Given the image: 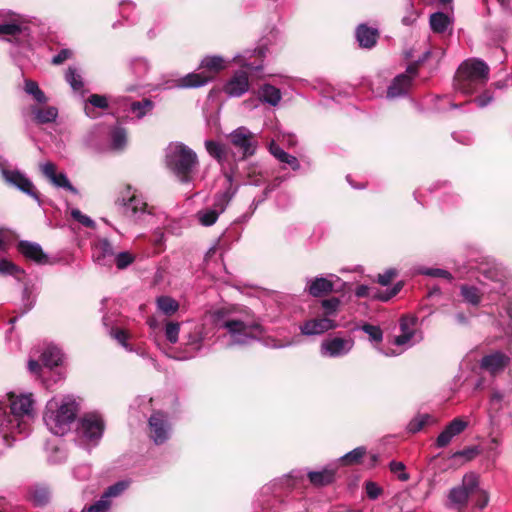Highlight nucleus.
<instances>
[{
  "instance_id": "62",
  "label": "nucleus",
  "mask_w": 512,
  "mask_h": 512,
  "mask_svg": "<svg viewBox=\"0 0 512 512\" xmlns=\"http://www.w3.org/2000/svg\"><path fill=\"white\" fill-rule=\"evenodd\" d=\"M110 505V500L102 495L98 501L88 507L87 512H107Z\"/></svg>"
},
{
  "instance_id": "22",
  "label": "nucleus",
  "mask_w": 512,
  "mask_h": 512,
  "mask_svg": "<svg viewBox=\"0 0 512 512\" xmlns=\"http://www.w3.org/2000/svg\"><path fill=\"white\" fill-rule=\"evenodd\" d=\"M249 78L245 71H237L227 81L224 92L230 97H240L249 90Z\"/></svg>"
},
{
  "instance_id": "42",
  "label": "nucleus",
  "mask_w": 512,
  "mask_h": 512,
  "mask_svg": "<svg viewBox=\"0 0 512 512\" xmlns=\"http://www.w3.org/2000/svg\"><path fill=\"white\" fill-rule=\"evenodd\" d=\"M428 469L433 472L435 477H439L442 480L441 475L445 474L448 469V462L445 455H436L432 457L428 464Z\"/></svg>"
},
{
  "instance_id": "36",
  "label": "nucleus",
  "mask_w": 512,
  "mask_h": 512,
  "mask_svg": "<svg viewBox=\"0 0 512 512\" xmlns=\"http://www.w3.org/2000/svg\"><path fill=\"white\" fill-rule=\"evenodd\" d=\"M308 478L315 486H325L333 482L335 469L325 468L321 471H309Z\"/></svg>"
},
{
  "instance_id": "29",
  "label": "nucleus",
  "mask_w": 512,
  "mask_h": 512,
  "mask_svg": "<svg viewBox=\"0 0 512 512\" xmlns=\"http://www.w3.org/2000/svg\"><path fill=\"white\" fill-rule=\"evenodd\" d=\"M257 55L259 59H262L265 55L264 49L262 47L255 49L253 51L247 50L243 54L236 55L233 58V61L241 66L247 68L251 71H259L262 68L261 63L251 62L250 58L252 56Z\"/></svg>"
},
{
  "instance_id": "57",
  "label": "nucleus",
  "mask_w": 512,
  "mask_h": 512,
  "mask_svg": "<svg viewBox=\"0 0 512 512\" xmlns=\"http://www.w3.org/2000/svg\"><path fill=\"white\" fill-rule=\"evenodd\" d=\"M129 483L127 481H119L111 486H109L106 491L103 493V495L110 500L111 497H117L122 492H124Z\"/></svg>"
},
{
  "instance_id": "15",
  "label": "nucleus",
  "mask_w": 512,
  "mask_h": 512,
  "mask_svg": "<svg viewBox=\"0 0 512 512\" xmlns=\"http://www.w3.org/2000/svg\"><path fill=\"white\" fill-rule=\"evenodd\" d=\"M229 139L231 144L241 152L243 158L252 156L256 151L257 140L255 134L244 126L233 130Z\"/></svg>"
},
{
  "instance_id": "7",
  "label": "nucleus",
  "mask_w": 512,
  "mask_h": 512,
  "mask_svg": "<svg viewBox=\"0 0 512 512\" xmlns=\"http://www.w3.org/2000/svg\"><path fill=\"white\" fill-rule=\"evenodd\" d=\"M166 162L181 182H190L198 166V157L187 145L176 142L167 147Z\"/></svg>"
},
{
  "instance_id": "53",
  "label": "nucleus",
  "mask_w": 512,
  "mask_h": 512,
  "mask_svg": "<svg viewBox=\"0 0 512 512\" xmlns=\"http://www.w3.org/2000/svg\"><path fill=\"white\" fill-rule=\"evenodd\" d=\"M361 330L368 335L371 342L380 343L383 339V332L379 326L366 323L361 326Z\"/></svg>"
},
{
  "instance_id": "41",
  "label": "nucleus",
  "mask_w": 512,
  "mask_h": 512,
  "mask_svg": "<svg viewBox=\"0 0 512 512\" xmlns=\"http://www.w3.org/2000/svg\"><path fill=\"white\" fill-rule=\"evenodd\" d=\"M50 490L46 486L36 485L32 488L30 497L34 505L42 507L50 500Z\"/></svg>"
},
{
  "instance_id": "60",
  "label": "nucleus",
  "mask_w": 512,
  "mask_h": 512,
  "mask_svg": "<svg viewBox=\"0 0 512 512\" xmlns=\"http://www.w3.org/2000/svg\"><path fill=\"white\" fill-rule=\"evenodd\" d=\"M389 468L391 472L398 477L399 480L407 481L409 479V474L405 472V465L403 462L391 461Z\"/></svg>"
},
{
  "instance_id": "12",
  "label": "nucleus",
  "mask_w": 512,
  "mask_h": 512,
  "mask_svg": "<svg viewBox=\"0 0 512 512\" xmlns=\"http://www.w3.org/2000/svg\"><path fill=\"white\" fill-rule=\"evenodd\" d=\"M400 334L394 338L393 343L397 346L410 348L423 339L419 329L418 318L414 315H404L400 319Z\"/></svg>"
},
{
  "instance_id": "55",
  "label": "nucleus",
  "mask_w": 512,
  "mask_h": 512,
  "mask_svg": "<svg viewBox=\"0 0 512 512\" xmlns=\"http://www.w3.org/2000/svg\"><path fill=\"white\" fill-rule=\"evenodd\" d=\"M109 335L113 337L124 349L127 351H132L129 343L127 342L129 335L126 331L119 328H111L109 331Z\"/></svg>"
},
{
  "instance_id": "64",
  "label": "nucleus",
  "mask_w": 512,
  "mask_h": 512,
  "mask_svg": "<svg viewBox=\"0 0 512 512\" xmlns=\"http://www.w3.org/2000/svg\"><path fill=\"white\" fill-rule=\"evenodd\" d=\"M419 274L431 276V277H448V271L439 268H422L417 271Z\"/></svg>"
},
{
  "instance_id": "19",
  "label": "nucleus",
  "mask_w": 512,
  "mask_h": 512,
  "mask_svg": "<svg viewBox=\"0 0 512 512\" xmlns=\"http://www.w3.org/2000/svg\"><path fill=\"white\" fill-rule=\"evenodd\" d=\"M115 250L106 238L98 239L93 245V260L96 264L110 267L113 263Z\"/></svg>"
},
{
  "instance_id": "27",
  "label": "nucleus",
  "mask_w": 512,
  "mask_h": 512,
  "mask_svg": "<svg viewBox=\"0 0 512 512\" xmlns=\"http://www.w3.org/2000/svg\"><path fill=\"white\" fill-rule=\"evenodd\" d=\"M282 99L281 91L268 83H265L259 87L258 100L264 104L276 107Z\"/></svg>"
},
{
  "instance_id": "16",
  "label": "nucleus",
  "mask_w": 512,
  "mask_h": 512,
  "mask_svg": "<svg viewBox=\"0 0 512 512\" xmlns=\"http://www.w3.org/2000/svg\"><path fill=\"white\" fill-rule=\"evenodd\" d=\"M149 436L156 445L166 442L171 433V424L165 413L161 411L154 412L148 421Z\"/></svg>"
},
{
  "instance_id": "6",
  "label": "nucleus",
  "mask_w": 512,
  "mask_h": 512,
  "mask_svg": "<svg viewBox=\"0 0 512 512\" xmlns=\"http://www.w3.org/2000/svg\"><path fill=\"white\" fill-rule=\"evenodd\" d=\"M489 79V67L478 59H468L458 68L454 76V88L463 94H472Z\"/></svg>"
},
{
  "instance_id": "58",
  "label": "nucleus",
  "mask_w": 512,
  "mask_h": 512,
  "mask_svg": "<svg viewBox=\"0 0 512 512\" xmlns=\"http://www.w3.org/2000/svg\"><path fill=\"white\" fill-rule=\"evenodd\" d=\"M180 332V324L177 322H168L165 327V337L166 339L174 344L178 341Z\"/></svg>"
},
{
  "instance_id": "50",
  "label": "nucleus",
  "mask_w": 512,
  "mask_h": 512,
  "mask_svg": "<svg viewBox=\"0 0 512 512\" xmlns=\"http://www.w3.org/2000/svg\"><path fill=\"white\" fill-rule=\"evenodd\" d=\"M0 274L12 275L20 279L19 276L23 275L24 271L7 259H0Z\"/></svg>"
},
{
  "instance_id": "10",
  "label": "nucleus",
  "mask_w": 512,
  "mask_h": 512,
  "mask_svg": "<svg viewBox=\"0 0 512 512\" xmlns=\"http://www.w3.org/2000/svg\"><path fill=\"white\" fill-rule=\"evenodd\" d=\"M469 495L476 496V505L480 509L488 505V492L479 487L478 475L473 472L465 474L461 485L450 490V511L452 510V504L464 507Z\"/></svg>"
},
{
  "instance_id": "59",
  "label": "nucleus",
  "mask_w": 512,
  "mask_h": 512,
  "mask_svg": "<svg viewBox=\"0 0 512 512\" xmlns=\"http://www.w3.org/2000/svg\"><path fill=\"white\" fill-rule=\"evenodd\" d=\"M71 217L85 227L94 228L95 222L87 215L83 214L79 209L73 208L70 212Z\"/></svg>"
},
{
  "instance_id": "35",
  "label": "nucleus",
  "mask_w": 512,
  "mask_h": 512,
  "mask_svg": "<svg viewBox=\"0 0 512 512\" xmlns=\"http://www.w3.org/2000/svg\"><path fill=\"white\" fill-rule=\"evenodd\" d=\"M108 107V99L104 95L92 94L86 100L84 105L85 114L92 119L98 117V114L95 112V108L106 109Z\"/></svg>"
},
{
  "instance_id": "33",
  "label": "nucleus",
  "mask_w": 512,
  "mask_h": 512,
  "mask_svg": "<svg viewBox=\"0 0 512 512\" xmlns=\"http://www.w3.org/2000/svg\"><path fill=\"white\" fill-rule=\"evenodd\" d=\"M269 152L281 163L287 164L292 170L298 171L300 169V163L298 159L285 152L275 141H271L269 144Z\"/></svg>"
},
{
  "instance_id": "17",
  "label": "nucleus",
  "mask_w": 512,
  "mask_h": 512,
  "mask_svg": "<svg viewBox=\"0 0 512 512\" xmlns=\"http://www.w3.org/2000/svg\"><path fill=\"white\" fill-rule=\"evenodd\" d=\"M1 175L8 185L17 188L40 203L39 195L32 181L24 173L19 170L2 169Z\"/></svg>"
},
{
  "instance_id": "24",
  "label": "nucleus",
  "mask_w": 512,
  "mask_h": 512,
  "mask_svg": "<svg viewBox=\"0 0 512 512\" xmlns=\"http://www.w3.org/2000/svg\"><path fill=\"white\" fill-rule=\"evenodd\" d=\"M332 281L325 277L307 279L305 290L313 297H320L333 291Z\"/></svg>"
},
{
  "instance_id": "52",
  "label": "nucleus",
  "mask_w": 512,
  "mask_h": 512,
  "mask_svg": "<svg viewBox=\"0 0 512 512\" xmlns=\"http://www.w3.org/2000/svg\"><path fill=\"white\" fill-rule=\"evenodd\" d=\"M247 178V184L254 186H260L266 180L265 175L257 166H251L248 168Z\"/></svg>"
},
{
  "instance_id": "14",
  "label": "nucleus",
  "mask_w": 512,
  "mask_h": 512,
  "mask_svg": "<svg viewBox=\"0 0 512 512\" xmlns=\"http://www.w3.org/2000/svg\"><path fill=\"white\" fill-rule=\"evenodd\" d=\"M354 344L351 337L330 336L322 340L319 352L325 358H341L352 351Z\"/></svg>"
},
{
  "instance_id": "46",
  "label": "nucleus",
  "mask_w": 512,
  "mask_h": 512,
  "mask_svg": "<svg viewBox=\"0 0 512 512\" xmlns=\"http://www.w3.org/2000/svg\"><path fill=\"white\" fill-rule=\"evenodd\" d=\"M24 91L33 97L39 104H44L48 101L45 93L40 89L37 82L33 80H25Z\"/></svg>"
},
{
  "instance_id": "34",
  "label": "nucleus",
  "mask_w": 512,
  "mask_h": 512,
  "mask_svg": "<svg viewBox=\"0 0 512 512\" xmlns=\"http://www.w3.org/2000/svg\"><path fill=\"white\" fill-rule=\"evenodd\" d=\"M40 359L45 368L52 369L58 366L62 361L61 350L54 345H47L43 349Z\"/></svg>"
},
{
  "instance_id": "32",
  "label": "nucleus",
  "mask_w": 512,
  "mask_h": 512,
  "mask_svg": "<svg viewBox=\"0 0 512 512\" xmlns=\"http://www.w3.org/2000/svg\"><path fill=\"white\" fill-rule=\"evenodd\" d=\"M378 37V31L376 29L370 28L365 24H361L356 29V38L359 42V45L363 48H372L376 42Z\"/></svg>"
},
{
  "instance_id": "63",
  "label": "nucleus",
  "mask_w": 512,
  "mask_h": 512,
  "mask_svg": "<svg viewBox=\"0 0 512 512\" xmlns=\"http://www.w3.org/2000/svg\"><path fill=\"white\" fill-rule=\"evenodd\" d=\"M398 275V271L394 268L387 269L384 273L379 274L377 281L382 286H387Z\"/></svg>"
},
{
  "instance_id": "61",
  "label": "nucleus",
  "mask_w": 512,
  "mask_h": 512,
  "mask_svg": "<svg viewBox=\"0 0 512 512\" xmlns=\"http://www.w3.org/2000/svg\"><path fill=\"white\" fill-rule=\"evenodd\" d=\"M74 57V51L69 48L61 49L56 55H54L51 59V63L53 65H61L65 61L70 60Z\"/></svg>"
},
{
  "instance_id": "49",
  "label": "nucleus",
  "mask_w": 512,
  "mask_h": 512,
  "mask_svg": "<svg viewBox=\"0 0 512 512\" xmlns=\"http://www.w3.org/2000/svg\"><path fill=\"white\" fill-rule=\"evenodd\" d=\"M135 261V255L129 251L115 253L113 262L119 270H123Z\"/></svg>"
},
{
  "instance_id": "54",
  "label": "nucleus",
  "mask_w": 512,
  "mask_h": 512,
  "mask_svg": "<svg viewBox=\"0 0 512 512\" xmlns=\"http://www.w3.org/2000/svg\"><path fill=\"white\" fill-rule=\"evenodd\" d=\"M469 425V420L464 417H458L450 421V439L462 433Z\"/></svg>"
},
{
  "instance_id": "9",
  "label": "nucleus",
  "mask_w": 512,
  "mask_h": 512,
  "mask_svg": "<svg viewBox=\"0 0 512 512\" xmlns=\"http://www.w3.org/2000/svg\"><path fill=\"white\" fill-rule=\"evenodd\" d=\"M224 175L227 181L225 190L215 195L211 207H205L195 214L198 223L204 227H209L216 223L219 216L226 210L238 190V188L232 184L233 174L231 172H224Z\"/></svg>"
},
{
  "instance_id": "1",
  "label": "nucleus",
  "mask_w": 512,
  "mask_h": 512,
  "mask_svg": "<svg viewBox=\"0 0 512 512\" xmlns=\"http://www.w3.org/2000/svg\"><path fill=\"white\" fill-rule=\"evenodd\" d=\"M455 274L462 278L469 273H477V283L460 285L462 300L471 305L478 306L485 294L500 293L506 277L505 268L494 258L481 254L476 250L469 252L466 259L454 260Z\"/></svg>"
},
{
  "instance_id": "26",
  "label": "nucleus",
  "mask_w": 512,
  "mask_h": 512,
  "mask_svg": "<svg viewBox=\"0 0 512 512\" xmlns=\"http://www.w3.org/2000/svg\"><path fill=\"white\" fill-rule=\"evenodd\" d=\"M204 338L205 336L203 333V327L195 325L189 332L185 342V345L190 349V353L184 356L182 359H189L194 357L196 353L201 350Z\"/></svg>"
},
{
  "instance_id": "21",
  "label": "nucleus",
  "mask_w": 512,
  "mask_h": 512,
  "mask_svg": "<svg viewBox=\"0 0 512 512\" xmlns=\"http://www.w3.org/2000/svg\"><path fill=\"white\" fill-rule=\"evenodd\" d=\"M510 361V357L501 351H494L485 355L480 361V368L492 375H495L505 369Z\"/></svg>"
},
{
  "instance_id": "30",
  "label": "nucleus",
  "mask_w": 512,
  "mask_h": 512,
  "mask_svg": "<svg viewBox=\"0 0 512 512\" xmlns=\"http://www.w3.org/2000/svg\"><path fill=\"white\" fill-rule=\"evenodd\" d=\"M479 449L476 446L467 447L461 451L450 454V468H459L476 458Z\"/></svg>"
},
{
  "instance_id": "4",
  "label": "nucleus",
  "mask_w": 512,
  "mask_h": 512,
  "mask_svg": "<svg viewBox=\"0 0 512 512\" xmlns=\"http://www.w3.org/2000/svg\"><path fill=\"white\" fill-rule=\"evenodd\" d=\"M115 205L125 218L136 224L156 225L166 219L164 213L157 212L153 206H149L131 185L120 189Z\"/></svg>"
},
{
  "instance_id": "3",
  "label": "nucleus",
  "mask_w": 512,
  "mask_h": 512,
  "mask_svg": "<svg viewBox=\"0 0 512 512\" xmlns=\"http://www.w3.org/2000/svg\"><path fill=\"white\" fill-rule=\"evenodd\" d=\"M9 401L10 411L0 408V434L5 441L16 434L28 435L34 418V400L31 393H10Z\"/></svg>"
},
{
  "instance_id": "31",
  "label": "nucleus",
  "mask_w": 512,
  "mask_h": 512,
  "mask_svg": "<svg viewBox=\"0 0 512 512\" xmlns=\"http://www.w3.org/2000/svg\"><path fill=\"white\" fill-rule=\"evenodd\" d=\"M31 113L37 124L52 123L58 117V109L54 106H32Z\"/></svg>"
},
{
  "instance_id": "45",
  "label": "nucleus",
  "mask_w": 512,
  "mask_h": 512,
  "mask_svg": "<svg viewBox=\"0 0 512 512\" xmlns=\"http://www.w3.org/2000/svg\"><path fill=\"white\" fill-rule=\"evenodd\" d=\"M111 148L113 150H123L127 144L126 130L121 127H115L110 132Z\"/></svg>"
},
{
  "instance_id": "51",
  "label": "nucleus",
  "mask_w": 512,
  "mask_h": 512,
  "mask_svg": "<svg viewBox=\"0 0 512 512\" xmlns=\"http://www.w3.org/2000/svg\"><path fill=\"white\" fill-rule=\"evenodd\" d=\"M355 295L358 298H370L381 300V293L375 287H369L367 285H359L355 289Z\"/></svg>"
},
{
  "instance_id": "11",
  "label": "nucleus",
  "mask_w": 512,
  "mask_h": 512,
  "mask_svg": "<svg viewBox=\"0 0 512 512\" xmlns=\"http://www.w3.org/2000/svg\"><path fill=\"white\" fill-rule=\"evenodd\" d=\"M227 67V63L221 56H206L200 63V68L204 69L200 73H189L177 80L175 84L178 88H198L212 81L217 73Z\"/></svg>"
},
{
  "instance_id": "37",
  "label": "nucleus",
  "mask_w": 512,
  "mask_h": 512,
  "mask_svg": "<svg viewBox=\"0 0 512 512\" xmlns=\"http://www.w3.org/2000/svg\"><path fill=\"white\" fill-rule=\"evenodd\" d=\"M155 104L152 100L144 98L140 101H133L129 104L128 111L135 115L140 120L146 115L150 114L154 109Z\"/></svg>"
},
{
  "instance_id": "43",
  "label": "nucleus",
  "mask_w": 512,
  "mask_h": 512,
  "mask_svg": "<svg viewBox=\"0 0 512 512\" xmlns=\"http://www.w3.org/2000/svg\"><path fill=\"white\" fill-rule=\"evenodd\" d=\"M156 305L165 315H173L179 309V303L170 296H160L156 299Z\"/></svg>"
},
{
  "instance_id": "13",
  "label": "nucleus",
  "mask_w": 512,
  "mask_h": 512,
  "mask_svg": "<svg viewBox=\"0 0 512 512\" xmlns=\"http://www.w3.org/2000/svg\"><path fill=\"white\" fill-rule=\"evenodd\" d=\"M430 52H426L422 59L408 65L406 72L397 75L387 89V98L393 99L408 93L413 79L418 75V65L423 62Z\"/></svg>"
},
{
  "instance_id": "2",
  "label": "nucleus",
  "mask_w": 512,
  "mask_h": 512,
  "mask_svg": "<svg viewBox=\"0 0 512 512\" xmlns=\"http://www.w3.org/2000/svg\"><path fill=\"white\" fill-rule=\"evenodd\" d=\"M212 319L218 329L225 330L223 338L227 346L249 344L264 332L260 321L247 309H217Z\"/></svg>"
},
{
  "instance_id": "47",
  "label": "nucleus",
  "mask_w": 512,
  "mask_h": 512,
  "mask_svg": "<svg viewBox=\"0 0 512 512\" xmlns=\"http://www.w3.org/2000/svg\"><path fill=\"white\" fill-rule=\"evenodd\" d=\"M433 422V418L428 414H418L407 425V431L409 433H417L421 431L426 425Z\"/></svg>"
},
{
  "instance_id": "40",
  "label": "nucleus",
  "mask_w": 512,
  "mask_h": 512,
  "mask_svg": "<svg viewBox=\"0 0 512 512\" xmlns=\"http://www.w3.org/2000/svg\"><path fill=\"white\" fill-rule=\"evenodd\" d=\"M367 450L364 446H359L352 451L346 453L338 459V462L343 466H352L360 464Z\"/></svg>"
},
{
  "instance_id": "38",
  "label": "nucleus",
  "mask_w": 512,
  "mask_h": 512,
  "mask_svg": "<svg viewBox=\"0 0 512 512\" xmlns=\"http://www.w3.org/2000/svg\"><path fill=\"white\" fill-rule=\"evenodd\" d=\"M205 148L211 157L216 159L222 166L224 165L228 157V150L224 144L213 140H206Z\"/></svg>"
},
{
  "instance_id": "8",
  "label": "nucleus",
  "mask_w": 512,
  "mask_h": 512,
  "mask_svg": "<svg viewBox=\"0 0 512 512\" xmlns=\"http://www.w3.org/2000/svg\"><path fill=\"white\" fill-rule=\"evenodd\" d=\"M105 431V421L98 412L83 414L77 421L75 442L80 447L91 450L98 446Z\"/></svg>"
},
{
  "instance_id": "23",
  "label": "nucleus",
  "mask_w": 512,
  "mask_h": 512,
  "mask_svg": "<svg viewBox=\"0 0 512 512\" xmlns=\"http://www.w3.org/2000/svg\"><path fill=\"white\" fill-rule=\"evenodd\" d=\"M19 252L29 260L38 264L47 263V255L43 252L38 243L30 241H20L18 243Z\"/></svg>"
},
{
  "instance_id": "56",
  "label": "nucleus",
  "mask_w": 512,
  "mask_h": 512,
  "mask_svg": "<svg viewBox=\"0 0 512 512\" xmlns=\"http://www.w3.org/2000/svg\"><path fill=\"white\" fill-rule=\"evenodd\" d=\"M67 460V452L64 447L55 446L48 455L51 464H61Z\"/></svg>"
},
{
  "instance_id": "28",
  "label": "nucleus",
  "mask_w": 512,
  "mask_h": 512,
  "mask_svg": "<svg viewBox=\"0 0 512 512\" xmlns=\"http://www.w3.org/2000/svg\"><path fill=\"white\" fill-rule=\"evenodd\" d=\"M28 35L29 31L27 26L22 25L16 20L0 23V37L10 36L18 41L20 37H26Z\"/></svg>"
},
{
  "instance_id": "18",
  "label": "nucleus",
  "mask_w": 512,
  "mask_h": 512,
  "mask_svg": "<svg viewBox=\"0 0 512 512\" xmlns=\"http://www.w3.org/2000/svg\"><path fill=\"white\" fill-rule=\"evenodd\" d=\"M338 327L336 319H328L321 314L305 320L300 326L299 330L302 335L316 336L321 335L329 330Z\"/></svg>"
},
{
  "instance_id": "5",
  "label": "nucleus",
  "mask_w": 512,
  "mask_h": 512,
  "mask_svg": "<svg viewBox=\"0 0 512 512\" xmlns=\"http://www.w3.org/2000/svg\"><path fill=\"white\" fill-rule=\"evenodd\" d=\"M78 412V403L71 395L54 397L46 404L43 420L51 433L58 436L66 434Z\"/></svg>"
},
{
  "instance_id": "39",
  "label": "nucleus",
  "mask_w": 512,
  "mask_h": 512,
  "mask_svg": "<svg viewBox=\"0 0 512 512\" xmlns=\"http://www.w3.org/2000/svg\"><path fill=\"white\" fill-rule=\"evenodd\" d=\"M64 78L74 92H80L83 90L84 82L82 74L77 67L69 66L65 71Z\"/></svg>"
},
{
  "instance_id": "25",
  "label": "nucleus",
  "mask_w": 512,
  "mask_h": 512,
  "mask_svg": "<svg viewBox=\"0 0 512 512\" xmlns=\"http://www.w3.org/2000/svg\"><path fill=\"white\" fill-rule=\"evenodd\" d=\"M129 70L138 81V86L143 85L151 69L149 60L145 57H135L129 61Z\"/></svg>"
},
{
  "instance_id": "20",
  "label": "nucleus",
  "mask_w": 512,
  "mask_h": 512,
  "mask_svg": "<svg viewBox=\"0 0 512 512\" xmlns=\"http://www.w3.org/2000/svg\"><path fill=\"white\" fill-rule=\"evenodd\" d=\"M43 175L56 187L66 189L77 194V189L70 183L65 173H57L56 166L52 162H46L40 165Z\"/></svg>"
},
{
  "instance_id": "44",
  "label": "nucleus",
  "mask_w": 512,
  "mask_h": 512,
  "mask_svg": "<svg viewBox=\"0 0 512 512\" xmlns=\"http://www.w3.org/2000/svg\"><path fill=\"white\" fill-rule=\"evenodd\" d=\"M340 307L339 298L332 297L321 301L322 312L320 313L328 319H335Z\"/></svg>"
},
{
  "instance_id": "48",
  "label": "nucleus",
  "mask_w": 512,
  "mask_h": 512,
  "mask_svg": "<svg viewBox=\"0 0 512 512\" xmlns=\"http://www.w3.org/2000/svg\"><path fill=\"white\" fill-rule=\"evenodd\" d=\"M448 26V16L442 12L433 13L430 16V27L436 33H442Z\"/></svg>"
}]
</instances>
